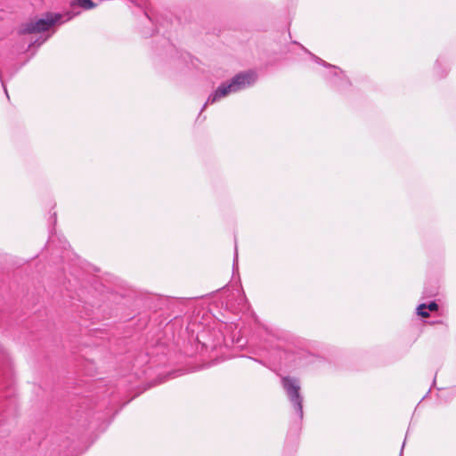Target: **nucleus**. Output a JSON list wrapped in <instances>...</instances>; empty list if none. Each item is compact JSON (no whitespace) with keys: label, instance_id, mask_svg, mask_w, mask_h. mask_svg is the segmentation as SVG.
<instances>
[{"label":"nucleus","instance_id":"0eeeda50","mask_svg":"<svg viewBox=\"0 0 456 456\" xmlns=\"http://www.w3.org/2000/svg\"><path fill=\"white\" fill-rule=\"evenodd\" d=\"M444 61V59L439 57L437 60H436V66H435V72H436V75L442 78V77H444L447 74V71L446 70H444V71H440V65L442 64V62Z\"/></svg>","mask_w":456,"mask_h":456},{"label":"nucleus","instance_id":"ddd939ff","mask_svg":"<svg viewBox=\"0 0 456 456\" xmlns=\"http://www.w3.org/2000/svg\"><path fill=\"white\" fill-rule=\"evenodd\" d=\"M142 35H143L145 37H151V36H152V35H153V33H150V32H148V31H142Z\"/></svg>","mask_w":456,"mask_h":456},{"label":"nucleus","instance_id":"dca6fc26","mask_svg":"<svg viewBox=\"0 0 456 456\" xmlns=\"http://www.w3.org/2000/svg\"><path fill=\"white\" fill-rule=\"evenodd\" d=\"M50 233H52V231L50 232ZM50 239H53V234L50 235Z\"/></svg>","mask_w":456,"mask_h":456},{"label":"nucleus","instance_id":"f8f14e48","mask_svg":"<svg viewBox=\"0 0 456 456\" xmlns=\"http://www.w3.org/2000/svg\"><path fill=\"white\" fill-rule=\"evenodd\" d=\"M51 219L53 220V225H55V224H56V220H57V218H56V213H53V216L51 217Z\"/></svg>","mask_w":456,"mask_h":456},{"label":"nucleus","instance_id":"4468645a","mask_svg":"<svg viewBox=\"0 0 456 456\" xmlns=\"http://www.w3.org/2000/svg\"><path fill=\"white\" fill-rule=\"evenodd\" d=\"M18 69H19V68H17V69H14L13 71H12V72L10 73V76H11V77H12V76L15 74V72H17V70H18Z\"/></svg>","mask_w":456,"mask_h":456},{"label":"nucleus","instance_id":"423d86ee","mask_svg":"<svg viewBox=\"0 0 456 456\" xmlns=\"http://www.w3.org/2000/svg\"><path fill=\"white\" fill-rule=\"evenodd\" d=\"M228 86H229V82L222 83L216 89V91L208 96L207 102L204 103L203 107L201 108L200 112H202L206 109L208 104H213L216 102H217L218 100H220L221 98L227 96L231 93H233L232 90V87H228Z\"/></svg>","mask_w":456,"mask_h":456},{"label":"nucleus","instance_id":"9d476101","mask_svg":"<svg viewBox=\"0 0 456 456\" xmlns=\"http://www.w3.org/2000/svg\"><path fill=\"white\" fill-rule=\"evenodd\" d=\"M428 310L431 312H435L438 310V305L436 301H431L430 303L427 304Z\"/></svg>","mask_w":456,"mask_h":456},{"label":"nucleus","instance_id":"9b49d317","mask_svg":"<svg viewBox=\"0 0 456 456\" xmlns=\"http://www.w3.org/2000/svg\"><path fill=\"white\" fill-rule=\"evenodd\" d=\"M144 14L146 16V18L151 21V22H153L152 21V18L150 16L149 12L147 11H144Z\"/></svg>","mask_w":456,"mask_h":456},{"label":"nucleus","instance_id":"2eb2a0df","mask_svg":"<svg viewBox=\"0 0 456 456\" xmlns=\"http://www.w3.org/2000/svg\"><path fill=\"white\" fill-rule=\"evenodd\" d=\"M404 444H405V441L403 442V445H402V449H401V453L403 452V450L404 448Z\"/></svg>","mask_w":456,"mask_h":456},{"label":"nucleus","instance_id":"39448f33","mask_svg":"<svg viewBox=\"0 0 456 456\" xmlns=\"http://www.w3.org/2000/svg\"><path fill=\"white\" fill-rule=\"evenodd\" d=\"M96 5L97 4L92 0H72L70 3V10L63 12L65 20L69 21L77 16L80 13L78 8L90 10L94 8Z\"/></svg>","mask_w":456,"mask_h":456},{"label":"nucleus","instance_id":"20e7f679","mask_svg":"<svg viewBox=\"0 0 456 456\" xmlns=\"http://www.w3.org/2000/svg\"><path fill=\"white\" fill-rule=\"evenodd\" d=\"M256 80V75L254 71H244L235 75L230 81L229 86L233 93L241 91L252 85Z\"/></svg>","mask_w":456,"mask_h":456},{"label":"nucleus","instance_id":"7ed1b4c3","mask_svg":"<svg viewBox=\"0 0 456 456\" xmlns=\"http://www.w3.org/2000/svg\"><path fill=\"white\" fill-rule=\"evenodd\" d=\"M312 59L317 62L318 64L325 67V68H330L332 69L333 70L331 72H330L329 76H328V78L330 79V82L334 86H337L338 88H340V87H343L345 86H349L350 85V82L349 80L347 79V77H346V75L344 74V72L339 69L338 67L337 66H334V65H331L330 63H328L327 61L322 60L321 58H319L318 56L309 53Z\"/></svg>","mask_w":456,"mask_h":456},{"label":"nucleus","instance_id":"f257e3e1","mask_svg":"<svg viewBox=\"0 0 456 456\" xmlns=\"http://www.w3.org/2000/svg\"><path fill=\"white\" fill-rule=\"evenodd\" d=\"M65 17L61 12H46L43 18L36 21H29L22 25L20 34H34L48 30L52 26L57 23H64Z\"/></svg>","mask_w":456,"mask_h":456},{"label":"nucleus","instance_id":"f03ea898","mask_svg":"<svg viewBox=\"0 0 456 456\" xmlns=\"http://www.w3.org/2000/svg\"><path fill=\"white\" fill-rule=\"evenodd\" d=\"M281 385L286 392L290 404L292 405L299 420L303 419V402L304 397L300 393V385L297 379L291 377H284L281 379Z\"/></svg>","mask_w":456,"mask_h":456},{"label":"nucleus","instance_id":"6e6552de","mask_svg":"<svg viewBox=\"0 0 456 456\" xmlns=\"http://www.w3.org/2000/svg\"><path fill=\"white\" fill-rule=\"evenodd\" d=\"M427 310H428L427 304H420L417 307V314L423 318H427L429 316V314Z\"/></svg>","mask_w":456,"mask_h":456},{"label":"nucleus","instance_id":"1a4fd4ad","mask_svg":"<svg viewBox=\"0 0 456 456\" xmlns=\"http://www.w3.org/2000/svg\"><path fill=\"white\" fill-rule=\"evenodd\" d=\"M232 268H233V271L238 270V248H237L236 243H235Z\"/></svg>","mask_w":456,"mask_h":456}]
</instances>
